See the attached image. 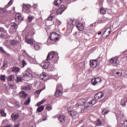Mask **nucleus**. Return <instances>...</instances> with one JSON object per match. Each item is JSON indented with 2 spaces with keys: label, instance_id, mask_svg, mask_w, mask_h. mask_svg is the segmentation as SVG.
Returning a JSON list of instances; mask_svg holds the SVG:
<instances>
[{
  "label": "nucleus",
  "instance_id": "1",
  "mask_svg": "<svg viewBox=\"0 0 127 127\" xmlns=\"http://www.w3.org/2000/svg\"><path fill=\"white\" fill-rule=\"evenodd\" d=\"M96 102L95 100H91L90 101L87 102L86 100L84 99H81L77 101V103L76 104L77 106H81V109L80 113H85L87 112L88 109H89L90 107L94 106L96 104Z\"/></svg>",
  "mask_w": 127,
  "mask_h": 127
},
{
  "label": "nucleus",
  "instance_id": "2",
  "mask_svg": "<svg viewBox=\"0 0 127 127\" xmlns=\"http://www.w3.org/2000/svg\"><path fill=\"white\" fill-rule=\"evenodd\" d=\"M59 59V57H58V53L52 51L48 55L46 60L48 62L51 61L52 63L55 64L58 62Z\"/></svg>",
  "mask_w": 127,
  "mask_h": 127
},
{
  "label": "nucleus",
  "instance_id": "3",
  "mask_svg": "<svg viewBox=\"0 0 127 127\" xmlns=\"http://www.w3.org/2000/svg\"><path fill=\"white\" fill-rule=\"evenodd\" d=\"M18 26L17 24L15 23V22H11V27L9 28V32L11 34H13V33H15L16 32V29H17Z\"/></svg>",
  "mask_w": 127,
  "mask_h": 127
},
{
  "label": "nucleus",
  "instance_id": "4",
  "mask_svg": "<svg viewBox=\"0 0 127 127\" xmlns=\"http://www.w3.org/2000/svg\"><path fill=\"white\" fill-rule=\"evenodd\" d=\"M110 63L112 64L113 66L117 67L120 65V61H119L118 58L114 57L110 60Z\"/></svg>",
  "mask_w": 127,
  "mask_h": 127
},
{
  "label": "nucleus",
  "instance_id": "5",
  "mask_svg": "<svg viewBox=\"0 0 127 127\" xmlns=\"http://www.w3.org/2000/svg\"><path fill=\"white\" fill-rule=\"evenodd\" d=\"M31 6V5H30V4H23L22 7V10L24 11V12H25L28 14L29 13H31V10H30Z\"/></svg>",
  "mask_w": 127,
  "mask_h": 127
},
{
  "label": "nucleus",
  "instance_id": "6",
  "mask_svg": "<svg viewBox=\"0 0 127 127\" xmlns=\"http://www.w3.org/2000/svg\"><path fill=\"white\" fill-rule=\"evenodd\" d=\"M68 113L69 116H71L73 119H78L79 118V113H77L75 110L68 109Z\"/></svg>",
  "mask_w": 127,
  "mask_h": 127
},
{
  "label": "nucleus",
  "instance_id": "7",
  "mask_svg": "<svg viewBox=\"0 0 127 127\" xmlns=\"http://www.w3.org/2000/svg\"><path fill=\"white\" fill-rule=\"evenodd\" d=\"M62 90H63V87L62 84L58 85L57 86V91L55 93V95L57 97L59 96H62Z\"/></svg>",
  "mask_w": 127,
  "mask_h": 127
},
{
  "label": "nucleus",
  "instance_id": "8",
  "mask_svg": "<svg viewBox=\"0 0 127 127\" xmlns=\"http://www.w3.org/2000/svg\"><path fill=\"white\" fill-rule=\"evenodd\" d=\"M21 77L25 81H29V80H30L32 78V74L29 72L23 73L21 74Z\"/></svg>",
  "mask_w": 127,
  "mask_h": 127
},
{
  "label": "nucleus",
  "instance_id": "9",
  "mask_svg": "<svg viewBox=\"0 0 127 127\" xmlns=\"http://www.w3.org/2000/svg\"><path fill=\"white\" fill-rule=\"evenodd\" d=\"M59 36L57 33L54 32L50 35V38L52 41H57L59 39Z\"/></svg>",
  "mask_w": 127,
  "mask_h": 127
},
{
  "label": "nucleus",
  "instance_id": "10",
  "mask_svg": "<svg viewBox=\"0 0 127 127\" xmlns=\"http://www.w3.org/2000/svg\"><path fill=\"white\" fill-rule=\"evenodd\" d=\"M20 114L18 113L14 112L11 115V119H12V121L13 122H16L17 121V119L19 118Z\"/></svg>",
  "mask_w": 127,
  "mask_h": 127
},
{
  "label": "nucleus",
  "instance_id": "11",
  "mask_svg": "<svg viewBox=\"0 0 127 127\" xmlns=\"http://www.w3.org/2000/svg\"><path fill=\"white\" fill-rule=\"evenodd\" d=\"M77 20H70V21H68L67 23V27L71 29L73 28V25H76V24H77Z\"/></svg>",
  "mask_w": 127,
  "mask_h": 127
},
{
  "label": "nucleus",
  "instance_id": "12",
  "mask_svg": "<svg viewBox=\"0 0 127 127\" xmlns=\"http://www.w3.org/2000/svg\"><path fill=\"white\" fill-rule=\"evenodd\" d=\"M58 120L62 124H66L67 123V117L64 115H60L58 117Z\"/></svg>",
  "mask_w": 127,
  "mask_h": 127
},
{
  "label": "nucleus",
  "instance_id": "13",
  "mask_svg": "<svg viewBox=\"0 0 127 127\" xmlns=\"http://www.w3.org/2000/svg\"><path fill=\"white\" fill-rule=\"evenodd\" d=\"M49 65H50V63L46 60L45 61V62H43L41 64V66L43 69H48Z\"/></svg>",
  "mask_w": 127,
  "mask_h": 127
},
{
  "label": "nucleus",
  "instance_id": "14",
  "mask_svg": "<svg viewBox=\"0 0 127 127\" xmlns=\"http://www.w3.org/2000/svg\"><path fill=\"white\" fill-rule=\"evenodd\" d=\"M98 83H101V78L95 77L91 80V83L94 86H96Z\"/></svg>",
  "mask_w": 127,
  "mask_h": 127
},
{
  "label": "nucleus",
  "instance_id": "15",
  "mask_svg": "<svg viewBox=\"0 0 127 127\" xmlns=\"http://www.w3.org/2000/svg\"><path fill=\"white\" fill-rule=\"evenodd\" d=\"M103 97H104V93L98 92V93L95 95L94 96L95 99H91V100H95L97 102L96 100H99V99H102Z\"/></svg>",
  "mask_w": 127,
  "mask_h": 127
},
{
  "label": "nucleus",
  "instance_id": "16",
  "mask_svg": "<svg viewBox=\"0 0 127 127\" xmlns=\"http://www.w3.org/2000/svg\"><path fill=\"white\" fill-rule=\"evenodd\" d=\"M65 9H66V7H65V5H62L59 7L57 12L58 14H62L63 12L65 11Z\"/></svg>",
  "mask_w": 127,
  "mask_h": 127
},
{
  "label": "nucleus",
  "instance_id": "17",
  "mask_svg": "<svg viewBox=\"0 0 127 127\" xmlns=\"http://www.w3.org/2000/svg\"><path fill=\"white\" fill-rule=\"evenodd\" d=\"M23 20V16L21 15V13H18L15 16V20L19 22V21H21V20Z\"/></svg>",
  "mask_w": 127,
  "mask_h": 127
},
{
  "label": "nucleus",
  "instance_id": "18",
  "mask_svg": "<svg viewBox=\"0 0 127 127\" xmlns=\"http://www.w3.org/2000/svg\"><path fill=\"white\" fill-rule=\"evenodd\" d=\"M90 67H92V68H96V67H97V65H98L97 60H91L90 61Z\"/></svg>",
  "mask_w": 127,
  "mask_h": 127
},
{
  "label": "nucleus",
  "instance_id": "19",
  "mask_svg": "<svg viewBox=\"0 0 127 127\" xmlns=\"http://www.w3.org/2000/svg\"><path fill=\"white\" fill-rule=\"evenodd\" d=\"M40 78L44 81H47V80H48L49 76L46 73H43L40 75Z\"/></svg>",
  "mask_w": 127,
  "mask_h": 127
},
{
  "label": "nucleus",
  "instance_id": "20",
  "mask_svg": "<svg viewBox=\"0 0 127 127\" xmlns=\"http://www.w3.org/2000/svg\"><path fill=\"white\" fill-rule=\"evenodd\" d=\"M32 87L30 85H26L23 86L22 87V90H24V91H27V92H29V91H31Z\"/></svg>",
  "mask_w": 127,
  "mask_h": 127
},
{
  "label": "nucleus",
  "instance_id": "21",
  "mask_svg": "<svg viewBox=\"0 0 127 127\" xmlns=\"http://www.w3.org/2000/svg\"><path fill=\"white\" fill-rule=\"evenodd\" d=\"M26 42L28 43V44L32 45L33 42H34V40L32 38H27V36H26Z\"/></svg>",
  "mask_w": 127,
  "mask_h": 127
},
{
  "label": "nucleus",
  "instance_id": "22",
  "mask_svg": "<svg viewBox=\"0 0 127 127\" xmlns=\"http://www.w3.org/2000/svg\"><path fill=\"white\" fill-rule=\"evenodd\" d=\"M76 28H77V29L79 30V31H82V30H84V26L81 23L78 22V24L76 25Z\"/></svg>",
  "mask_w": 127,
  "mask_h": 127
},
{
  "label": "nucleus",
  "instance_id": "23",
  "mask_svg": "<svg viewBox=\"0 0 127 127\" xmlns=\"http://www.w3.org/2000/svg\"><path fill=\"white\" fill-rule=\"evenodd\" d=\"M19 96L20 98H22V99H24V98H26V97L27 96V94L25 93V92L23 91H21L19 93Z\"/></svg>",
  "mask_w": 127,
  "mask_h": 127
},
{
  "label": "nucleus",
  "instance_id": "24",
  "mask_svg": "<svg viewBox=\"0 0 127 127\" xmlns=\"http://www.w3.org/2000/svg\"><path fill=\"white\" fill-rule=\"evenodd\" d=\"M114 76H116V77H125V75L123 74V72L119 71H115Z\"/></svg>",
  "mask_w": 127,
  "mask_h": 127
},
{
  "label": "nucleus",
  "instance_id": "25",
  "mask_svg": "<svg viewBox=\"0 0 127 127\" xmlns=\"http://www.w3.org/2000/svg\"><path fill=\"white\" fill-rule=\"evenodd\" d=\"M20 71V68L19 67L15 66L12 68V71L13 73H18Z\"/></svg>",
  "mask_w": 127,
  "mask_h": 127
},
{
  "label": "nucleus",
  "instance_id": "26",
  "mask_svg": "<svg viewBox=\"0 0 127 127\" xmlns=\"http://www.w3.org/2000/svg\"><path fill=\"white\" fill-rule=\"evenodd\" d=\"M10 43L12 45H17L18 44H19V42H18L15 40H11L10 41Z\"/></svg>",
  "mask_w": 127,
  "mask_h": 127
},
{
  "label": "nucleus",
  "instance_id": "27",
  "mask_svg": "<svg viewBox=\"0 0 127 127\" xmlns=\"http://www.w3.org/2000/svg\"><path fill=\"white\" fill-rule=\"evenodd\" d=\"M34 49L37 51V50H39L40 49V46H39V44L38 43H35L34 44Z\"/></svg>",
  "mask_w": 127,
  "mask_h": 127
},
{
  "label": "nucleus",
  "instance_id": "28",
  "mask_svg": "<svg viewBox=\"0 0 127 127\" xmlns=\"http://www.w3.org/2000/svg\"><path fill=\"white\" fill-rule=\"evenodd\" d=\"M55 17V14L52 13L50 15V16L47 18V20H50V21L53 20L54 18Z\"/></svg>",
  "mask_w": 127,
  "mask_h": 127
},
{
  "label": "nucleus",
  "instance_id": "29",
  "mask_svg": "<svg viewBox=\"0 0 127 127\" xmlns=\"http://www.w3.org/2000/svg\"><path fill=\"white\" fill-rule=\"evenodd\" d=\"M103 22H106V20L105 19V18H100L98 20V23H103Z\"/></svg>",
  "mask_w": 127,
  "mask_h": 127
},
{
  "label": "nucleus",
  "instance_id": "30",
  "mask_svg": "<svg viewBox=\"0 0 127 127\" xmlns=\"http://www.w3.org/2000/svg\"><path fill=\"white\" fill-rule=\"evenodd\" d=\"M0 114L1 117H6V113L4 112V110H0Z\"/></svg>",
  "mask_w": 127,
  "mask_h": 127
},
{
  "label": "nucleus",
  "instance_id": "31",
  "mask_svg": "<svg viewBox=\"0 0 127 127\" xmlns=\"http://www.w3.org/2000/svg\"><path fill=\"white\" fill-rule=\"evenodd\" d=\"M7 80L10 81H13L14 80V75H10L7 77Z\"/></svg>",
  "mask_w": 127,
  "mask_h": 127
},
{
  "label": "nucleus",
  "instance_id": "32",
  "mask_svg": "<svg viewBox=\"0 0 127 127\" xmlns=\"http://www.w3.org/2000/svg\"><path fill=\"white\" fill-rule=\"evenodd\" d=\"M46 110L47 111H51V110H52V105L51 104H48L46 107Z\"/></svg>",
  "mask_w": 127,
  "mask_h": 127
},
{
  "label": "nucleus",
  "instance_id": "33",
  "mask_svg": "<svg viewBox=\"0 0 127 127\" xmlns=\"http://www.w3.org/2000/svg\"><path fill=\"white\" fill-rule=\"evenodd\" d=\"M43 110H44V107H43V106H41L40 107L37 108V112H38V113H41V112H42Z\"/></svg>",
  "mask_w": 127,
  "mask_h": 127
},
{
  "label": "nucleus",
  "instance_id": "34",
  "mask_svg": "<svg viewBox=\"0 0 127 127\" xmlns=\"http://www.w3.org/2000/svg\"><path fill=\"white\" fill-rule=\"evenodd\" d=\"M61 2H62V0H56L54 1V4L55 5H59V4H60V3H61Z\"/></svg>",
  "mask_w": 127,
  "mask_h": 127
},
{
  "label": "nucleus",
  "instance_id": "35",
  "mask_svg": "<svg viewBox=\"0 0 127 127\" xmlns=\"http://www.w3.org/2000/svg\"><path fill=\"white\" fill-rule=\"evenodd\" d=\"M31 101V100H30V97H29L27 100L24 102V105H26V106H27V105H29Z\"/></svg>",
  "mask_w": 127,
  "mask_h": 127
},
{
  "label": "nucleus",
  "instance_id": "36",
  "mask_svg": "<svg viewBox=\"0 0 127 127\" xmlns=\"http://www.w3.org/2000/svg\"><path fill=\"white\" fill-rule=\"evenodd\" d=\"M62 23V22L60 20L58 19H57L56 20L55 24L56 25H57V26H59V25H61Z\"/></svg>",
  "mask_w": 127,
  "mask_h": 127
},
{
  "label": "nucleus",
  "instance_id": "37",
  "mask_svg": "<svg viewBox=\"0 0 127 127\" xmlns=\"http://www.w3.org/2000/svg\"><path fill=\"white\" fill-rule=\"evenodd\" d=\"M45 101H46V100H45V99H43L41 101L38 102V103L37 104V107H39V106H41V105H42V104H43V103L45 102Z\"/></svg>",
  "mask_w": 127,
  "mask_h": 127
},
{
  "label": "nucleus",
  "instance_id": "38",
  "mask_svg": "<svg viewBox=\"0 0 127 127\" xmlns=\"http://www.w3.org/2000/svg\"><path fill=\"white\" fill-rule=\"evenodd\" d=\"M12 4V0H10L8 2V4L5 6V7L6 8H7V7H8V6H10V5H11Z\"/></svg>",
  "mask_w": 127,
  "mask_h": 127
},
{
  "label": "nucleus",
  "instance_id": "39",
  "mask_svg": "<svg viewBox=\"0 0 127 127\" xmlns=\"http://www.w3.org/2000/svg\"><path fill=\"white\" fill-rule=\"evenodd\" d=\"M2 124L3 125H5L6 126H8V124H9V121H8V120H4L3 121Z\"/></svg>",
  "mask_w": 127,
  "mask_h": 127
},
{
  "label": "nucleus",
  "instance_id": "40",
  "mask_svg": "<svg viewBox=\"0 0 127 127\" xmlns=\"http://www.w3.org/2000/svg\"><path fill=\"white\" fill-rule=\"evenodd\" d=\"M0 79L1 81H3V82L5 81V75H1L0 76Z\"/></svg>",
  "mask_w": 127,
  "mask_h": 127
},
{
  "label": "nucleus",
  "instance_id": "41",
  "mask_svg": "<svg viewBox=\"0 0 127 127\" xmlns=\"http://www.w3.org/2000/svg\"><path fill=\"white\" fill-rule=\"evenodd\" d=\"M41 91H42V89L39 90H36L34 94L36 96H38L40 95V93H41Z\"/></svg>",
  "mask_w": 127,
  "mask_h": 127
},
{
  "label": "nucleus",
  "instance_id": "42",
  "mask_svg": "<svg viewBox=\"0 0 127 127\" xmlns=\"http://www.w3.org/2000/svg\"><path fill=\"white\" fill-rule=\"evenodd\" d=\"M100 12L101 14H105L106 13V10L103 8H100Z\"/></svg>",
  "mask_w": 127,
  "mask_h": 127
},
{
  "label": "nucleus",
  "instance_id": "43",
  "mask_svg": "<svg viewBox=\"0 0 127 127\" xmlns=\"http://www.w3.org/2000/svg\"><path fill=\"white\" fill-rule=\"evenodd\" d=\"M109 113V111L107 109H105L102 111V115H107Z\"/></svg>",
  "mask_w": 127,
  "mask_h": 127
},
{
  "label": "nucleus",
  "instance_id": "44",
  "mask_svg": "<svg viewBox=\"0 0 127 127\" xmlns=\"http://www.w3.org/2000/svg\"><path fill=\"white\" fill-rule=\"evenodd\" d=\"M22 65L23 67H25V66L27 65V63L26 62V61H25V60H23L22 61Z\"/></svg>",
  "mask_w": 127,
  "mask_h": 127
},
{
  "label": "nucleus",
  "instance_id": "45",
  "mask_svg": "<svg viewBox=\"0 0 127 127\" xmlns=\"http://www.w3.org/2000/svg\"><path fill=\"white\" fill-rule=\"evenodd\" d=\"M0 32H3V33H7L6 30H4V28L0 27Z\"/></svg>",
  "mask_w": 127,
  "mask_h": 127
},
{
  "label": "nucleus",
  "instance_id": "46",
  "mask_svg": "<svg viewBox=\"0 0 127 127\" xmlns=\"http://www.w3.org/2000/svg\"><path fill=\"white\" fill-rule=\"evenodd\" d=\"M29 22H31L32 19H33V17L32 16H29L28 17Z\"/></svg>",
  "mask_w": 127,
  "mask_h": 127
},
{
  "label": "nucleus",
  "instance_id": "47",
  "mask_svg": "<svg viewBox=\"0 0 127 127\" xmlns=\"http://www.w3.org/2000/svg\"><path fill=\"white\" fill-rule=\"evenodd\" d=\"M109 29H110L109 31H108V32H109V34L107 36V37H108V36H109V35H110V34H111V29L109 28V29H107L105 30V31L103 33V34H105V33H106L107 30H109Z\"/></svg>",
  "mask_w": 127,
  "mask_h": 127
},
{
  "label": "nucleus",
  "instance_id": "48",
  "mask_svg": "<svg viewBox=\"0 0 127 127\" xmlns=\"http://www.w3.org/2000/svg\"><path fill=\"white\" fill-rule=\"evenodd\" d=\"M0 51H1L2 52V53H4V54H5L6 53V52H5L4 51L3 48L1 47H0Z\"/></svg>",
  "mask_w": 127,
  "mask_h": 127
},
{
  "label": "nucleus",
  "instance_id": "49",
  "mask_svg": "<svg viewBox=\"0 0 127 127\" xmlns=\"http://www.w3.org/2000/svg\"><path fill=\"white\" fill-rule=\"evenodd\" d=\"M17 124L15 125V127H18L20 126V121H17Z\"/></svg>",
  "mask_w": 127,
  "mask_h": 127
},
{
  "label": "nucleus",
  "instance_id": "50",
  "mask_svg": "<svg viewBox=\"0 0 127 127\" xmlns=\"http://www.w3.org/2000/svg\"><path fill=\"white\" fill-rule=\"evenodd\" d=\"M21 81H22L21 78H20V77L17 76V77L16 81H17V82H21Z\"/></svg>",
  "mask_w": 127,
  "mask_h": 127
},
{
  "label": "nucleus",
  "instance_id": "51",
  "mask_svg": "<svg viewBox=\"0 0 127 127\" xmlns=\"http://www.w3.org/2000/svg\"><path fill=\"white\" fill-rule=\"evenodd\" d=\"M5 11L4 9L2 8H0V13H4Z\"/></svg>",
  "mask_w": 127,
  "mask_h": 127
},
{
  "label": "nucleus",
  "instance_id": "52",
  "mask_svg": "<svg viewBox=\"0 0 127 127\" xmlns=\"http://www.w3.org/2000/svg\"><path fill=\"white\" fill-rule=\"evenodd\" d=\"M38 6V5H37V4H33V5H32V7L34 8V9L37 8Z\"/></svg>",
  "mask_w": 127,
  "mask_h": 127
},
{
  "label": "nucleus",
  "instance_id": "53",
  "mask_svg": "<svg viewBox=\"0 0 127 127\" xmlns=\"http://www.w3.org/2000/svg\"><path fill=\"white\" fill-rule=\"evenodd\" d=\"M96 125L97 126H101V121L100 120H98L96 122Z\"/></svg>",
  "mask_w": 127,
  "mask_h": 127
},
{
  "label": "nucleus",
  "instance_id": "54",
  "mask_svg": "<svg viewBox=\"0 0 127 127\" xmlns=\"http://www.w3.org/2000/svg\"><path fill=\"white\" fill-rule=\"evenodd\" d=\"M8 86H9L10 89H12V88H13V87H14V85H13V84H9Z\"/></svg>",
  "mask_w": 127,
  "mask_h": 127
},
{
  "label": "nucleus",
  "instance_id": "55",
  "mask_svg": "<svg viewBox=\"0 0 127 127\" xmlns=\"http://www.w3.org/2000/svg\"><path fill=\"white\" fill-rule=\"evenodd\" d=\"M0 39H3V38H4V36H3V34L1 33L0 35Z\"/></svg>",
  "mask_w": 127,
  "mask_h": 127
},
{
  "label": "nucleus",
  "instance_id": "56",
  "mask_svg": "<svg viewBox=\"0 0 127 127\" xmlns=\"http://www.w3.org/2000/svg\"><path fill=\"white\" fill-rule=\"evenodd\" d=\"M28 57L29 59H30V60H34V58H32V57H30L29 56H28Z\"/></svg>",
  "mask_w": 127,
  "mask_h": 127
},
{
  "label": "nucleus",
  "instance_id": "57",
  "mask_svg": "<svg viewBox=\"0 0 127 127\" xmlns=\"http://www.w3.org/2000/svg\"><path fill=\"white\" fill-rule=\"evenodd\" d=\"M124 125H125L124 127H127V121L124 122Z\"/></svg>",
  "mask_w": 127,
  "mask_h": 127
},
{
  "label": "nucleus",
  "instance_id": "58",
  "mask_svg": "<svg viewBox=\"0 0 127 127\" xmlns=\"http://www.w3.org/2000/svg\"><path fill=\"white\" fill-rule=\"evenodd\" d=\"M3 127H11V126L10 125H6V126H4Z\"/></svg>",
  "mask_w": 127,
  "mask_h": 127
},
{
  "label": "nucleus",
  "instance_id": "59",
  "mask_svg": "<svg viewBox=\"0 0 127 127\" xmlns=\"http://www.w3.org/2000/svg\"><path fill=\"white\" fill-rule=\"evenodd\" d=\"M5 26H6V27L7 28H9V24L6 25Z\"/></svg>",
  "mask_w": 127,
  "mask_h": 127
},
{
  "label": "nucleus",
  "instance_id": "60",
  "mask_svg": "<svg viewBox=\"0 0 127 127\" xmlns=\"http://www.w3.org/2000/svg\"><path fill=\"white\" fill-rule=\"evenodd\" d=\"M100 34H102V32H100L99 33H98V35H100Z\"/></svg>",
  "mask_w": 127,
  "mask_h": 127
},
{
  "label": "nucleus",
  "instance_id": "61",
  "mask_svg": "<svg viewBox=\"0 0 127 127\" xmlns=\"http://www.w3.org/2000/svg\"><path fill=\"white\" fill-rule=\"evenodd\" d=\"M107 1H108L109 2H111V1H112V0H107Z\"/></svg>",
  "mask_w": 127,
  "mask_h": 127
},
{
  "label": "nucleus",
  "instance_id": "62",
  "mask_svg": "<svg viewBox=\"0 0 127 127\" xmlns=\"http://www.w3.org/2000/svg\"><path fill=\"white\" fill-rule=\"evenodd\" d=\"M43 121H46V118H45V119H43Z\"/></svg>",
  "mask_w": 127,
  "mask_h": 127
}]
</instances>
